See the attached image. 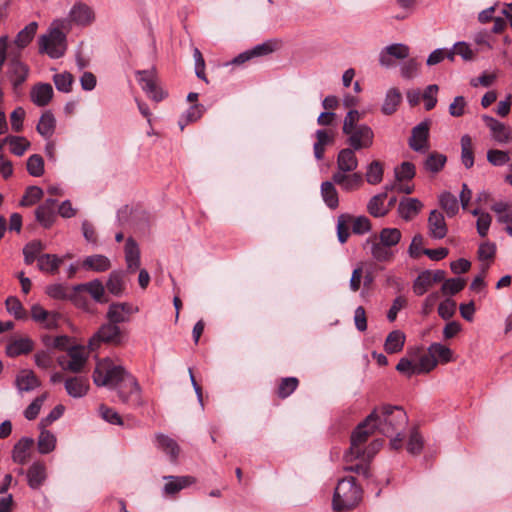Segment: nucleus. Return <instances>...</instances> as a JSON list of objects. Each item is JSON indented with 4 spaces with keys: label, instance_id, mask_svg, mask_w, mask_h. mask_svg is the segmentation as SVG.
I'll return each mask as SVG.
<instances>
[{
    "label": "nucleus",
    "instance_id": "obj_57",
    "mask_svg": "<svg viewBox=\"0 0 512 512\" xmlns=\"http://www.w3.org/2000/svg\"><path fill=\"white\" fill-rule=\"evenodd\" d=\"M299 381L296 377L283 378L278 386L277 395L284 399L290 396L297 388Z\"/></svg>",
    "mask_w": 512,
    "mask_h": 512
},
{
    "label": "nucleus",
    "instance_id": "obj_6",
    "mask_svg": "<svg viewBox=\"0 0 512 512\" xmlns=\"http://www.w3.org/2000/svg\"><path fill=\"white\" fill-rule=\"evenodd\" d=\"M343 135L346 137L345 143L347 147L362 151L370 149L374 144L375 134L373 129L367 125L354 126L347 130H342Z\"/></svg>",
    "mask_w": 512,
    "mask_h": 512
},
{
    "label": "nucleus",
    "instance_id": "obj_32",
    "mask_svg": "<svg viewBox=\"0 0 512 512\" xmlns=\"http://www.w3.org/2000/svg\"><path fill=\"white\" fill-rule=\"evenodd\" d=\"M402 101V95L400 91L397 88H390L386 92L384 102L381 106V112L384 115H392L394 114L398 106L400 105Z\"/></svg>",
    "mask_w": 512,
    "mask_h": 512
},
{
    "label": "nucleus",
    "instance_id": "obj_12",
    "mask_svg": "<svg viewBox=\"0 0 512 512\" xmlns=\"http://www.w3.org/2000/svg\"><path fill=\"white\" fill-rule=\"evenodd\" d=\"M410 48L402 43H395L384 47L379 54V63L382 67L390 68L394 65L393 58L406 59Z\"/></svg>",
    "mask_w": 512,
    "mask_h": 512
},
{
    "label": "nucleus",
    "instance_id": "obj_46",
    "mask_svg": "<svg viewBox=\"0 0 512 512\" xmlns=\"http://www.w3.org/2000/svg\"><path fill=\"white\" fill-rule=\"evenodd\" d=\"M446 161L447 158L444 154L432 152L424 161V168L431 173H438L443 169Z\"/></svg>",
    "mask_w": 512,
    "mask_h": 512
},
{
    "label": "nucleus",
    "instance_id": "obj_44",
    "mask_svg": "<svg viewBox=\"0 0 512 512\" xmlns=\"http://www.w3.org/2000/svg\"><path fill=\"white\" fill-rule=\"evenodd\" d=\"M377 240L383 245L393 249L401 240V232L397 228H384L380 231Z\"/></svg>",
    "mask_w": 512,
    "mask_h": 512
},
{
    "label": "nucleus",
    "instance_id": "obj_3",
    "mask_svg": "<svg viewBox=\"0 0 512 512\" xmlns=\"http://www.w3.org/2000/svg\"><path fill=\"white\" fill-rule=\"evenodd\" d=\"M64 20H55L38 39L39 52L52 59L61 58L67 50V36L63 31Z\"/></svg>",
    "mask_w": 512,
    "mask_h": 512
},
{
    "label": "nucleus",
    "instance_id": "obj_10",
    "mask_svg": "<svg viewBox=\"0 0 512 512\" xmlns=\"http://www.w3.org/2000/svg\"><path fill=\"white\" fill-rule=\"evenodd\" d=\"M408 144L415 152L426 153L429 150V123L427 121L420 122L413 127Z\"/></svg>",
    "mask_w": 512,
    "mask_h": 512
},
{
    "label": "nucleus",
    "instance_id": "obj_11",
    "mask_svg": "<svg viewBox=\"0 0 512 512\" xmlns=\"http://www.w3.org/2000/svg\"><path fill=\"white\" fill-rule=\"evenodd\" d=\"M86 361L87 355L84 349L80 347H72L68 349L67 356L59 360V364L64 370L78 373L82 371Z\"/></svg>",
    "mask_w": 512,
    "mask_h": 512
},
{
    "label": "nucleus",
    "instance_id": "obj_45",
    "mask_svg": "<svg viewBox=\"0 0 512 512\" xmlns=\"http://www.w3.org/2000/svg\"><path fill=\"white\" fill-rule=\"evenodd\" d=\"M428 349L433 358L437 361V364L439 362L448 363L452 361L453 352L449 347L441 343H432Z\"/></svg>",
    "mask_w": 512,
    "mask_h": 512
},
{
    "label": "nucleus",
    "instance_id": "obj_30",
    "mask_svg": "<svg viewBox=\"0 0 512 512\" xmlns=\"http://www.w3.org/2000/svg\"><path fill=\"white\" fill-rule=\"evenodd\" d=\"M16 387L19 392H29L41 385L40 380L30 370H22L16 377Z\"/></svg>",
    "mask_w": 512,
    "mask_h": 512
},
{
    "label": "nucleus",
    "instance_id": "obj_21",
    "mask_svg": "<svg viewBox=\"0 0 512 512\" xmlns=\"http://www.w3.org/2000/svg\"><path fill=\"white\" fill-rule=\"evenodd\" d=\"M65 389L69 396L81 398L89 390V380L84 376H74L65 380Z\"/></svg>",
    "mask_w": 512,
    "mask_h": 512
},
{
    "label": "nucleus",
    "instance_id": "obj_52",
    "mask_svg": "<svg viewBox=\"0 0 512 512\" xmlns=\"http://www.w3.org/2000/svg\"><path fill=\"white\" fill-rule=\"evenodd\" d=\"M55 210L39 205L35 210V218L44 228H50L55 221Z\"/></svg>",
    "mask_w": 512,
    "mask_h": 512
},
{
    "label": "nucleus",
    "instance_id": "obj_62",
    "mask_svg": "<svg viewBox=\"0 0 512 512\" xmlns=\"http://www.w3.org/2000/svg\"><path fill=\"white\" fill-rule=\"evenodd\" d=\"M436 365L437 361L433 358L429 351L426 354H423L416 362L418 374L428 373L433 370Z\"/></svg>",
    "mask_w": 512,
    "mask_h": 512
},
{
    "label": "nucleus",
    "instance_id": "obj_35",
    "mask_svg": "<svg viewBox=\"0 0 512 512\" xmlns=\"http://www.w3.org/2000/svg\"><path fill=\"white\" fill-rule=\"evenodd\" d=\"M423 204L417 198H407L399 203L398 211L400 216L405 220H410L417 215Z\"/></svg>",
    "mask_w": 512,
    "mask_h": 512
},
{
    "label": "nucleus",
    "instance_id": "obj_28",
    "mask_svg": "<svg viewBox=\"0 0 512 512\" xmlns=\"http://www.w3.org/2000/svg\"><path fill=\"white\" fill-rule=\"evenodd\" d=\"M34 440L30 437H22L13 447L12 459L15 463L25 464L30 458V451Z\"/></svg>",
    "mask_w": 512,
    "mask_h": 512
},
{
    "label": "nucleus",
    "instance_id": "obj_1",
    "mask_svg": "<svg viewBox=\"0 0 512 512\" xmlns=\"http://www.w3.org/2000/svg\"><path fill=\"white\" fill-rule=\"evenodd\" d=\"M94 384L99 387L116 389L123 403H140V387L135 379L123 366L115 364L111 359L100 360L93 372Z\"/></svg>",
    "mask_w": 512,
    "mask_h": 512
},
{
    "label": "nucleus",
    "instance_id": "obj_2",
    "mask_svg": "<svg viewBox=\"0 0 512 512\" xmlns=\"http://www.w3.org/2000/svg\"><path fill=\"white\" fill-rule=\"evenodd\" d=\"M371 413H376L373 421L377 431L386 437H392L394 433L403 431L408 423V416L400 406L385 404L376 407Z\"/></svg>",
    "mask_w": 512,
    "mask_h": 512
},
{
    "label": "nucleus",
    "instance_id": "obj_33",
    "mask_svg": "<svg viewBox=\"0 0 512 512\" xmlns=\"http://www.w3.org/2000/svg\"><path fill=\"white\" fill-rule=\"evenodd\" d=\"M138 311V308L131 303L111 304L107 313L108 320H124Z\"/></svg>",
    "mask_w": 512,
    "mask_h": 512
},
{
    "label": "nucleus",
    "instance_id": "obj_61",
    "mask_svg": "<svg viewBox=\"0 0 512 512\" xmlns=\"http://www.w3.org/2000/svg\"><path fill=\"white\" fill-rule=\"evenodd\" d=\"M47 397L48 393H43L42 395L36 397L31 402V404L24 410V417L27 420H34L38 416L41 407L44 404Z\"/></svg>",
    "mask_w": 512,
    "mask_h": 512
},
{
    "label": "nucleus",
    "instance_id": "obj_31",
    "mask_svg": "<svg viewBox=\"0 0 512 512\" xmlns=\"http://www.w3.org/2000/svg\"><path fill=\"white\" fill-rule=\"evenodd\" d=\"M37 29L38 23L33 21L18 32L14 39V44L18 49L17 52H19V55L21 54V50L27 47L33 40L34 36L36 35Z\"/></svg>",
    "mask_w": 512,
    "mask_h": 512
},
{
    "label": "nucleus",
    "instance_id": "obj_16",
    "mask_svg": "<svg viewBox=\"0 0 512 512\" xmlns=\"http://www.w3.org/2000/svg\"><path fill=\"white\" fill-rule=\"evenodd\" d=\"M47 479V468L44 462L36 461L27 470L28 486L38 490Z\"/></svg>",
    "mask_w": 512,
    "mask_h": 512
},
{
    "label": "nucleus",
    "instance_id": "obj_47",
    "mask_svg": "<svg viewBox=\"0 0 512 512\" xmlns=\"http://www.w3.org/2000/svg\"><path fill=\"white\" fill-rule=\"evenodd\" d=\"M38 450L41 454H48L55 449L56 437L48 430H42L38 437Z\"/></svg>",
    "mask_w": 512,
    "mask_h": 512
},
{
    "label": "nucleus",
    "instance_id": "obj_17",
    "mask_svg": "<svg viewBox=\"0 0 512 512\" xmlns=\"http://www.w3.org/2000/svg\"><path fill=\"white\" fill-rule=\"evenodd\" d=\"M429 234L434 239H443L448 232L444 215L438 210H432L428 217Z\"/></svg>",
    "mask_w": 512,
    "mask_h": 512
},
{
    "label": "nucleus",
    "instance_id": "obj_49",
    "mask_svg": "<svg viewBox=\"0 0 512 512\" xmlns=\"http://www.w3.org/2000/svg\"><path fill=\"white\" fill-rule=\"evenodd\" d=\"M383 165L380 161L374 160L367 166L366 181L371 185L379 184L383 179Z\"/></svg>",
    "mask_w": 512,
    "mask_h": 512
},
{
    "label": "nucleus",
    "instance_id": "obj_51",
    "mask_svg": "<svg viewBox=\"0 0 512 512\" xmlns=\"http://www.w3.org/2000/svg\"><path fill=\"white\" fill-rule=\"evenodd\" d=\"M3 142L9 144L10 151L16 156H22L30 147V142L24 137L7 136Z\"/></svg>",
    "mask_w": 512,
    "mask_h": 512
},
{
    "label": "nucleus",
    "instance_id": "obj_23",
    "mask_svg": "<svg viewBox=\"0 0 512 512\" xmlns=\"http://www.w3.org/2000/svg\"><path fill=\"white\" fill-rule=\"evenodd\" d=\"M125 261L127 272L134 273L140 267V250L136 241L129 237L125 243Z\"/></svg>",
    "mask_w": 512,
    "mask_h": 512
},
{
    "label": "nucleus",
    "instance_id": "obj_48",
    "mask_svg": "<svg viewBox=\"0 0 512 512\" xmlns=\"http://www.w3.org/2000/svg\"><path fill=\"white\" fill-rule=\"evenodd\" d=\"M439 203L449 217L455 216L459 211L458 200L450 192H443L439 196Z\"/></svg>",
    "mask_w": 512,
    "mask_h": 512
},
{
    "label": "nucleus",
    "instance_id": "obj_41",
    "mask_svg": "<svg viewBox=\"0 0 512 512\" xmlns=\"http://www.w3.org/2000/svg\"><path fill=\"white\" fill-rule=\"evenodd\" d=\"M405 343V335L399 330L392 331L386 338L385 351L387 353H397L402 350Z\"/></svg>",
    "mask_w": 512,
    "mask_h": 512
},
{
    "label": "nucleus",
    "instance_id": "obj_19",
    "mask_svg": "<svg viewBox=\"0 0 512 512\" xmlns=\"http://www.w3.org/2000/svg\"><path fill=\"white\" fill-rule=\"evenodd\" d=\"M366 245L370 246L371 255L377 262H390L395 256L394 250L380 243L376 236L368 238Z\"/></svg>",
    "mask_w": 512,
    "mask_h": 512
},
{
    "label": "nucleus",
    "instance_id": "obj_29",
    "mask_svg": "<svg viewBox=\"0 0 512 512\" xmlns=\"http://www.w3.org/2000/svg\"><path fill=\"white\" fill-rule=\"evenodd\" d=\"M157 447L169 456L171 462H176L180 453V447L177 442L164 434L156 435Z\"/></svg>",
    "mask_w": 512,
    "mask_h": 512
},
{
    "label": "nucleus",
    "instance_id": "obj_26",
    "mask_svg": "<svg viewBox=\"0 0 512 512\" xmlns=\"http://www.w3.org/2000/svg\"><path fill=\"white\" fill-rule=\"evenodd\" d=\"M316 142L313 145L314 156L317 160L324 158L325 147L334 143L335 134L326 129H318L315 132Z\"/></svg>",
    "mask_w": 512,
    "mask_h": 512
},
{
    "label": "nucleus",
    "instance_id": "obj_60",
    "mask_svg": "<svg viewBox=\"0 0 512 512\" xmlns=\"http://www.w3.org/2000/svg\"><path fill=\"white\" fill-rule=\"evenodd\" d=\"M416 174L415 165L411 162L405 161L400 166L395 168V177L397 181L411 180Z\"/></svg>",
    "mask_w": 512,
    "mask_h": 512
},
{
    "label": "nucleus",
    "instance_id": "obj_54",
    "mask_svg": "<svg viewBox=\"0 0 512 512\" xmlns=\"http://www.w3.org/2000/svg\"><path fill=\"white\" fill-rule=\"evenodd\" d=\"M53 82L58 91L63 93H69L72 90L74 77L71 73L65 71L53 75Z\"/></svg>",
    "mask_w": 512,
    "mask_h": 512
},
{
    "label": "nucleus",
    "instance_id": "obj_50",
    "mask_svg": "<svg viewBox=\"0 0 512 512\" xmlns=\"http://www.w3.org/2000/svg\"><path fill=\"white\" fill-rule=\"evenodd\" d=\"M77 291L70 290L63 284H52L47 286L46 293L49 297L57 300L71 299Z\"/></svg>",
    "mask_w": 512,
    "mask_h": 512
},
{
    "label": "nucleus",
    "instance_id": "obj_18",
    "mask_svg": "<svg viewBox=\"0 0 512 512\" xmlns=\"http://www.w3.org/2000/svg\"><path fill=\"white\" fill-rule=\"evenodd\" d=\"M356 152V150H353L349 147L341 149L337 155L336 172H354L358 167Z\"/></svg>",
    "mask_w": 512,
    "mask_h": 512
},
{
    "label": "nucleus",
    "instance_id": "obj_7",
    "mask_svg": "<svg viewBox=\"0 0 512 512\" xmlns=\"http://www.w3.org/2000/svg\"><path fill=\"white\" fill-rule=\"evenodd\" d=\"M117 323L118 322L104 323L99 328L98 332L90 339V349L95 350L100 342H105L113 345H119L123 343L127 338V333Z\"/></svg>",
    "mask_w": 512,
    "mask_h": 512
},
{
    "label": "nucleus",
    "instance_id": "obj_53",
    "mask_svg": "<svg viewBox=\"0 0 512 512\" xmlns=\"http://www.w3.org/2000/svg\"><path fill=\"white\" fill-rule=\"evenodd\" d=\"M433 285L430 277V270L421 272L413 283V291L416 295L421 296L425 294L428 289Z\"/></svg>",
    "mask_w": 512,
    "mask_h": 512
},
{
    "label": "nucleus",
    "instance_id": "obj_25",
    "mask_svg": "<svg viewBox=\"0 0 512 512\" xmlns=\"http://www.w3.org/2000/svg\"><path fill=\"white\" fill-rule=\"evenodd\" d=\"M139 74L141 75L139 79L141 87L151 99L159 102L166 97V93L157 86L153 77L147 71H141Z\"/></svg>",
    "mask_w": 512,
    "mask_h": 512
},
{
    "label": "nucleus",
    "instance_id": "obj_64",
    "mask_svg": "<svg viewBox=\"0 0 512 512\" xmlns=\"http://www.w3.org/2000/svg\"><path fill=\"white\" fill-rule=\"evenodd\" d=\"M396 370L399 373L406 375L407 377H411L413 375L418 374L416 361L411 360L407 357H403L399 360L396 366Z\"/></svg>",
    "mask_w": 512,
    "mask_h": 512
},
{
    "label": "nucleus",
    "instance_id": "obj_58",
    "mask_svg": "<svg viewBox=\"0 0 512 512\" xmlns=\"http://www.w3.org/2000/svg\"><path fill=\"white\" fill-rule=\"evenodd\" d=\"M26 166L28 173L33 177H40L44 173V160L38 154L31 155Z\"/></svg>",
    "mask_w": 512,
    "mask_h": 512
},
{
    "label": "nucleus",
    "instance_id": "obj_55",
    "mask_svg": "<svg viewBox=\"0 0 512 512\" xmlns=\"http://www.w3.org/2000/svg\"><path fill=\"white\" fill-rule=\"evenodd\" d=\"M466 285V280L460 277L446 279L441 287L444 295L453 296L459 293Z\"/></svg>",
    "mask_w": 512,
    "mask_h": 512
},
{
    "label": "nucleus",
    "instance_id": "obj_34",
    "mask_svg": "<svg viewBox=\"0 0 512 512\" xmlns=\"http://www.w3.org/2000/svg\"><path fill=\"white\" fill-rule=\"evenodd\" d=\"M62 263L63 258L55 254H42L38 257V268L45 273L56 274Z\"/></svg>",
    "mask_w": 512,
    "mask_h": 512
},
{
    "label": "nucleus",
    "instance_id": "obj_56",
    "mask_svg": "<svg viewBox=\"0 0 512 512\" xmlns=\"http://www.w3.org/2000/svg\"><path fill=\"white\" fill-rule=\"evenodd\" d=\"M43 190L38 186H29L21 201L20 205L23 207H28L36 204L43 197Z\"/></svg>",
    "mask_w": 512,
    "mask_h": 512
},
{
    "label": "nucleus",
    "instance_id": "obj_38",
    "mask_svg": "<svg viewBox=\"0 0 512 512\" xmlns=\"http://www.w3.org/2000/svg\"><path fill=\"white\" fill-rule=\"evenodd\" d=\"M345 461L347 463V465L344 467L345 471L356 473L357 475H361L366 479L371 476L370 463L366 459L354 458L347 461L345 458Z\"/></svg>",
    "mask_w": 512,
    "mask_h": 512
},
{
    "label": "nucleus",
    "instance_id": "obj_15",
    "mask_svg": "<svg viewBox=\"0 0 512 512\" xmlns=\"http://www.w3.org/2000/svg\"><path fill=\"white\" fill-rule=\"evenodd\" d=\"M333 183L339 185L344 191H353L363 184V177L360 173L335 172L332 175Z\"/></svg>",
    "mask_w": 512,
    "mask_h": 512
},
{
    "label": "nucleus",
    "instance_id": "obj_63",
    "mask_svg": "<svg viewBox=\"0 0 512 512\" xmlns=\"http://www.w3.org/2000/svg\"><path fill=\"white\" fill-rule=\"evenodd\" d=\"M99 414L103 420L113 425H123L121 416L112 408L102 404L99 406Z\"/></svg>",
    "mask_w": 512,
    "mask_h": 512
},
{
    "label": "nucleus",
    "instance_id": "obj_27",
    "mask_svg": "<svg viewBox=\"0 0 512 512\" xmlns=\"http://www.w3.org/2000/svg\"><path fill=\"white\" fill-rule=\"evenodd\" d=\"M82 268L87 271L102 273L111 268V261L105 255L94 254L83 259Z\"/></svg>",
    "mask_w": 512,
    "mask_h": 512
},
{
    "label": "nucleus",
    "instance_id": "obj_5",
    "mask_svg": "<svg viewBox=\"0 0 512 512\" xmlns=\"http://www.w3.org/2000/svg\"><path fill=\"white\" fill-rule=\"evenodd\" d=\"M375 417L376 413H370L353 431L350 448L345 454L347 461L361 456L362 445L366 443L368 438L377 430L373 421Z\"/></svg>",
    "mask_w": 512,
    "mask_h": 512
},
{
    "label": "nucleus",
    "instance_id": "obj_14",
    "mask_svg": "<svg viewBox=\"0 0 512 512\" xmlns=\"http://www.w3.org/2000/svg\"><path fill=\"white\" fill-rule=\"evenodd\" d=\"M105 288L115 297L124 296L127 292L126 272L121 269L111 271L106 281Z\"/></svg>",
    "mask_w": 512,
    "mask_h": 512
},
{
    "label": "nucleus",
    "instance_id": "obj_4",
    "mask_svg": "<svg viewBox=\"0 0 512 512\" xmlns=\"http://www.w3.org/2000/svg\"><path fill=\"white\" fill-rule=\"evenodd\" d=\"M362 499V489L353 476L344 477L338 481L333 496V510L346 512L355 508Z\"/></svg>",
    "mask_w": 512,
    "mask_h": 512
},
{
    "label": "nucleus",
    "instance_id": "obj_24",
    "mask_svg": "<svg viewBox=\"0 0 512 512\" xmlns=\"http://www.w3.org/2000/svg\"><path fill=\"white\" fill-rule=\"evenodd\" d=\"M164 479L167 481L163 488L165 495H175L195 482L192 476H164Z\"/></svg>",
    "mask_w": 512,
    "mask_h": 512
},
{
    "label": "nucleus",
    "instance_id": "obj_59",
    "mask_svg": "<svg viewBox=\"0 0 512 512\" xmlns=\"http://www.w3.org/2000/svg\"><path fill=\"white\" fill-rule=\"evenodd\" d=\"M424 440L418 430L414 428L409 436L407 451L412 455H419L423 449Z\"/></svg>",
    "mask_w": 512,
    "mask_h": 512
},
{
    "label": "nucleus",
    "instance_id": "obj_8",
    "mask_svg": "<svg viewBox=\"0 0 512 512\" xmlns=\"http://www.w3.org/2000/svg\"><path fill=\"white\" fill-rule=\"evenodd\" d=\"M29 71V67L20 60L19 52H11L8 61L7 77L15 93H18L22 84L27 80Z\"/></svg>",
    "mask_w": 512,
    "mask_h": 512
},
{
    "label": "nucleus",
    "instance_id": "obj_42",
    "mask_svg": "<svg viewBox=\"0 0 512 512\" xmlns=\"http://www.w3.org/2000/svg\"><path fill=\"white\" fill-rule=\"evenodd\" d=\"M44 249L45 246L41 241L29 242L23 248L24 262L31 265L35 260L38 261V257L42 255L41 252Z\"/></svg>",
    "mask_w": 512,
    "mask_h": 512
},
{
    "label": "nucleus",
    "instance_id": "obj_13",
    "mask_svg": "<svg viewBox=\"0 0 512 512\" xmlns=\"http://www.w3.org/2000/svg\"><path fill=\"white\" fill-rule=\"evenodd\" d=\"M482 119L491 131L492 138L499 144H508L512 141V128L495 118L483 115Z\"/></svg>",
    "mask_w": 512,
    "mask_h": 512
},
{
    "label": "nucleus",
    "instance_id": "obj_22",
    "mask_svg": "<svg viewBox=\"0 0 512 512\" xmlns=\"http://www.w3.org/2000/svg\"><path fill=\"white\" fill-rule=\"evenodd\" d=\"M105 285L99 279H94L87 283L74 286V291H86L98 303H105L108 299L105 297Z\"/></svg>",
    "mask_w": 512,
    "mask_h": 512
},
{
    "label": "nucleus",
    "instance_id": "obj_9",
    "mask_svg": "<svg viewBox=\"0 0 512 512\" xmlns=\"http://www.w3.org/2000/svg\"><path fill=\"white\" fill-rule=\"evenodd\" d=\"M69 20L77 26L87 27L92 25L96 20V13L92 6L83 1H76L71 7Z\"/></svg>",
    "mask_w": 512,
    "mask_h": 512
},
{
    "label": "nucleus",
    "instance_id": "obj_43",
    "mask_svg": "<svg viewBox=\"0 0 512 512\" xmlns=\"http://www.w3.org/2000/svg\"><path fill=\"white\" fill-rule=\"evenodd\" d=\"M461 161L467 169L474 165L473 145L469 135H463L461 138Z\"/></svg>",
    "mask_w": 512,
    "mask_h": 512
},
{
    "label": "nucleus",
    "instance_id": "obj_39",
    "mask_svg": "<svg viewBox=\"0 0 512 512\" xmlns=\"http://www.w3.org/2000/svg\"><path fill=\"white\" fill-rule=\"evenodd\" d=\"M333 182L325 181L321 184V196L330 209H336L339 205L338 192Z\"/></svg>",
    "mask_w": 512,
    "mask_h": 512
},
{
    "label": "nucleus",
    "instance_id": "obj_36",
    "mask_svg": "<svg viewBox=\"0 0 512 512\" xmlns=\"http://www.w3.org/2000/svg\"><path fill=\"white\" fill-rule=\"evenodd\" d=\"M55 127L56 120L54 115L50 111H46L41 115L36 129L42 137L49 139L53 135Z\"/></svg>",
    "mask_w": 512,
    "mask_h": 512
},
{
    "label": "nucleus",
    "instance_id": "obj_37",
    "mask_svg": "<svg viewBox=\"0 0 512 512\" xmlns=\"http://www.w3.org/2000/svg\"><path fill=\"white\" fill-rule=\"evenodd\" d=\"M32 349L33 342L29 338H18L8 344L6 353L10 357H17L29 353Z\"/></svg>",
    "mask_w": 512,
    "mask_h": 512
},
{
    "label": "nucleus",
    "instance_id": "obj_40",
    "mask_svg": "<svg viewBox=\"0 0 512 512\" xmlns=\"http://www.w3.org/2000/svg\"><path fill=\"white\" fill-rule=\"evenodd\" d=\"M387 198V192L373 196L367 205L368 212L374 217H383L388 213V209L384 206Z\"/></svg>",
    "mask_w": 512,
    "mask_h": 512
},
{
    "label": "nucleus",
    "instance_id": "obj_20",
    "mask_svg": "<svg viewBox=\"0 0 512 512\" xmlns=\"http://www.w3.org/2000/svg\"><path fill=\"white\" fill-rule=\"evenodd\" d=\"M54 91L49 83H38L31 88V101L38 107L48 105L53 97Z\"/></svg>",
    "mask_w": 512,
    "mask_h": 512
}]
</instances>
